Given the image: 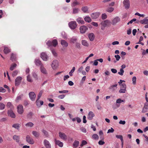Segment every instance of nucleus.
Instances as JSON below:
<instances>
[{
	"label": "nucleus",
	"mask_w": 148,
	"mask_h": 148,
	"mask_svg": "<svg viewBox=\"0 0 148 148\" xmlns=\"http://www.w3.org/2000/svg\"><path fill=\"white\" fill-rule=\"evenodd\" d=\"M34 124L31 122H29L25 124V126L27 127H32L34 125Z\"/></svg>",
	"instance_id": "38"
},
{
	"label": "nucleus",
	"mask_w": 148,
	"mask_h": 148,
	"mask_svg": "<svg viewBox=\"0 0 148 148\" xmlns=\"http://www.w3.org/2000/svg\"><path fill=\"white\" fill-rule=\"evenodd\" d=\"M117 84L111 85L109 87V89L112 91L114 92L115 91L117 88Z\"/></svg>",
	"instance_id": "19"
},
{
	"label": "nucleus",
	"mask_w": 148,
	"mask_h": 148,
	"mask_svg": "<svg viewBox=\"0 0 148 148\" xmlns=\"http://www.w3.org/2000/svg\"><path fill=\"white\" fill-rule=\"evenodd\" d=\"M87 144V142L85 140H83L82 141V144L80 145V146L81 147H82L83 145H85Z\"/></svg>",
	"instance_id": "58"
},
{
	"label": "nucleus",
	"mask_w": 148,
	"mask_h": 148,
	"mask_svg": "<svg viewBox=\"0 0 148 148\" xmlns=\"http://www.w3.org/2000/svg\"><path fill=\"white\" fill-rule=\"evenodd\" d=\"M32 75L34 78L36 79H38V75L35 72L32 73Z\"/></svg>",
	"instance_id": "53"
},
{
	"label": "nucleus",
	"mask_w": 148,
	"mask_h": 148,
	"mask_svg": "<svg viewBox=\"0 0 148 148\" xmlns=\"http://www.w3.org/2000/svg\"><path fill=\"white\" fill-rule=\"evenodd\" d=\"M29 95L30 99L32 101H34L36 97V95L33 92H30L29 93Z\"/></svg>",
	"instance_id": "6"
},
{
	"label": "nucleus",
	"mask_w": 148,
	"mask_h": 148,
	"mask_svg": "<svg viewBox=\"0 0 148 148\" xmlns=\"http://www.w3.org/2000/svg\"><path fill=\"white\" fill-rule=\"evenodd\" d=\"M96 106L98 110H100L102 109V107L99 104L97 103Z\"/></svg>",
	"instance_id": "61"
},
{
	"label": "nucleus",
	"mask_w": 148,
	"mask_h": 148,
	"mask_svg": "<svg viewBox=\"0 0 148 148\" xmlns=\"http://www.w3.org/2000/svg\"><path fill=\"white\" fill-rule=\"evenodd\" d=\"M123 3L125 8L128 9L129 8L130 6L129 0H124L123 2Z\"/></svg>",
	"instance_id": "15"
},
{
	"label": "nucleus",
	"mask_w": 148,
	"mask_h": 148,
	"mask_svg": "<svg viewBox=\"0 0 148 148\" xmlns=\"http://www.w3.org/2000/svg\"><path fill=\"white\" fill-rule=\"evenodd\" d=\"M136 78L135 76H134L132 78V81L133 84H136Z\"/></svg>",
	"instance_id": "52"
},
{
	"label": "nucleus",
	"mask_w": 148,
	"mask_h": 148,
	"mask_svg": "<svg viewBox=\"0 0 148 148\" xmlns=\"http://www.w3.org/2000/svg\"><path fill=\"white\" fill-rule=\"evenodd\" d=\"M116 137L117 138L120 139L121 141L123 140V136L121 135H116Z\"/></svg>",
	"instance_id": "49"
},
{
	"label": "nucleus",
	"mask_w": 148,
	"mask_h": 148,
	"mask_svg": "<svg viewBox=\"0 0 148 148\" xmlns=\"http://www.w3.org/2000/svg\"><path fill=\"white\" fill-rule=\"evenodd\" d=\"M3 51L5 53L7 54L10 52V49L8 47H5Z\"/></svg>",
	"instance_id": "31"
},
{
	"label": "nucleus",
	"mask_w": 148,
	"mask_h": 148,
	"mask_svg": "<svg viewBox=\"0 0 148 148\" xmlns=\"http://www.w3.org/2000/svg\"><path fill=\"white\" fill-rule=\"evenodd\" d=\"M120 21V18L118 16H116L114 18L112 21V24L113 25H116L117 23Z\"/></svg>",
	"instance_id": "9"
},
{
	"label": "nucleus",
	"mask_w": 148,
	"mask_h": 148,
	"mask_svg": "<svg viewBox=\"0 0 148 148\" xmlns=\"http://www.w3.org/2000/svg\"><path fill=\"white\" fill-rule=\"evenodd\" d=\"M43 91L42 90H41V91H40V92H39V94H38V98H37V100H36V102L37 103V105H38V100H39V99H40V97H41L42 95V94L43 93Z\"/></svg>",
	"instance_id": "30"
},
{
	"label": "nucleus",
	"mask_w": 148,
	"mask_h": 148,
	"mask_svg": "<svg viewBox=\"0 0 148 148\" xmlns=\"http://www.w3.org/2000/svg\"><path fill=\"white\" fill-rule=\"evenodd\" d=\"M40 70L41 73L44 75H47L48 74L47 71L44 67V65L40 67Z\"/></svg>",
	"instance_id": "11"
},
{
	"label": "nucleus",
	"mask_w": 148,
	"mask_h": 148,
	"mask_svg": "<svg viewBox=\"0 0 148 148\" xmlns=\"http://www.w3.org/2000/svg\"><path fill=\"white\" fill-rule=\"evenodd\" d=\"M124 72L123 69H120V71L118 72V74L121 76H122L123 75Z\"/></svg>",
	"instance_id": "48"
},
{
	"label": "nucleus",
	"mask_w": 148,
	"mask_h": 148,
	"mask_svg": "<svg viewBox=\"0 0 148 148\" xmlns=\"http://www.w3.org/2000/svg\"><path fill=\"white\" fill-rule=\"evenodd\" d=\"M61 44L63 47H66L68 46V44L65 40H62L61 41Z\"/></svg>",
	"instance_id": "24"
},
{
	"label": "nucleus",
	"mask_w": 148,
	"mask_h": 148,
	"mask_svg": "<svg viewBox=\"0 0 148 148\" xmlns=\"http://www.w3.org/2000/svg\"><path fill=\"white\" fill-rule=\"evenodd\" d=\"M148 111V103H145L144 104V107L143 108L142 112L144 113Z\"/></svg>",
	"instance_id": "17"
},
{
	"label": "nucleus",
	"mask_w": 148,
	"mask_h": 148,
	"mask_svg": "<svg viewBox=\"0 0 148 148\" xmlns=\"http://www.w3.org/2000/svg\"><path fill=\"white\" fill-rule=\"evenodd\" d=\"M135 15H138L140 17H144L145 16V15L144 14H140L139 13L137 12L135 14Z\"/></svg>",
	"instance_id": "60"
},
{
	"label": "nucleus",
	"mask_w": 148,
	"mask_h": 148,
	"mask_svg": "<svg viewBox=\"0 0 148 148\" xmlns=\"http://www.w3.org/2000/svg\"><path fill=\"white\" fill-rule=\"evenodd\" d=\"M88 38L90 41H93L95 39V36L92 33H91L89 34Z\"/></svg>",
	"instance_id": "23"
},
{
	"label": "nucleus",
	"mask_w": 148,
	"mask_h": 148,
	"mask_svg": "<svg viewBox=\"0 0 148 148\" xmlns=\"http://www.w3.org/2000/svg\"><path fill=\"white\" fill-rule=\"evenodd\" d=\"M59 137L62 139L64 140H67V135L64 133L59 132L58 133Z\"/></svg>",
	"instance_id": "2"
},
{
	"label": "nucleus",
	"mask_w": 148,
	"mask_h": 148,
	"mask_svg": "<svg viewBox=\"0 0 148 148\" xmlns=\"http://www.w3.org/2000/svg\"><path fill=\"white\" fill-rule=\"evenodd\" d=\"M20 137L19 136H17L16 135H14L13 137V139L15 140L17 143L19 142L20 141Z\"/></svg>",
	"instance_id": "26"
},
{
	"label": "nucleus",
	"mask_w": 148,
	"mask_h": 148,
	"mask_svg": "<svg viewBox=\"0 0 148 148\" xmlns=\"http://www.w3.org/2000/svg\"><path fill=\"white\" fill-rule=\"evenodd\" d=\"M79 11V9L78 8H74L73 10V14H76L78 13Z\"/></svg>",
	"instance_id": "51"
},
{
	"label": "nucleus",
	"mask_w": 148,
	"mask_h": 148,
	"mask_svg": "<svg viewBox=\"0 0 148 148\" xmlns=\"http://www.w3.org/2000/svg\"><path fill=\"white\" fill-rule=\"evenodd\" d=\"M124 101L123 100H122L121 99L119 98L116 100V102L117 103H120L122 102H124Z\"/></svg>",
	"instance_id": "50"
},
{
	"label": "nucleus",
	"mask_w": 148,
	"mask_h": 148,
	"mask_svg": "<svg viewBox=\"0 0 148 148\" xmlns=\"http://www.w3.org/2000/svg\"><path fill=\"white\" fill-rule=\"evenodd\" d=\"M26 141L31 144H33L34 143V141L32 138L29 135H27L26 137Z\"/></svg>",
	"instance_id": "5"
},
{
	"label": "nucleus",
	"mask_w": 148,
	"mask_h": 148,
	"mask_svg": "<svg viewBox=\"0 0 148 148\" xmlns=\"http://www.w3.org/2000/svg\"><path fill=\"white\" fill-rule=\"evenodd\" d=\"M101 17L102 19L103 20L107 18V16L106 14L104 13L102 14Z\"/></svg>",
	"instance_id": "57"
},
{
	"label": "nucleus",
	"mask_w": 148,
	"mask_h": 148,
	"mask_svg": "<svg viewBox=\"0 0 148 148\" xmlns=\"http://www.w3.org/2000/svg\"><path fill=\"white\" fill-rule=\"evenodd\" d=\"M44 144L46 148H51V145L48 140H45L44 141Z\"/></svg>",
	"instance_id": "18"
},
{
	"label": "nucleus",
	"mask_w": 148,
	"mask_h": 148,
	"mask_svg": "<svg viewBox=\"0 0 148 148\" xmlns=\"http://www.w3.org/2000/svg\"><path fill=\"white\" fill-rule=\"evenodd\" d=\"M16 59V55L14 53H12L11 55L10 59L12 61L15 60Z\"/></svg>",
	"instance_id": "33"
},
{
	"label": "nucleus",
	"mask_w": 148,
	"mask_h": 148,
	"mask_svg": "<svg viewBox=\"0 0 148 148\" xmlns=\"http://www.w3.org/2000/svg\"><path fill=\"white\" fill-rule=\"evenodd\" d=\"M58 61L56 60H53L51 64V66L52 69L53 70H55L58 67Z\"/></svg>",
	"instance_id": "4"
},
{
	"label": "nucleus",
	"mask_w": 148,
	"mask_h": 148,
	"mask_svg": "<svg viewBox=\"0 0 148 148\" xmlns=\"http://www.w3.org/2000/svg\"><path fill=\"white\" fill-rule=\"evenodd\" d=\"M69 27L72 29H75L77 26V25L75 21H71L69 23Z\"/></svg>",
	"instance_id": "3"
},
{
	"label": "nucleus",
	"mask_w": 148,
	"mask_h": 148,
	"mask_svg": "<svg viewBox=\"0 0 148 148\" xmlns=\"http://www.w3.org/2000/svg\"><path fill=\"white\" fill-rule=\"evenodd\" d=\"M34 62L36 65L40 67L43 65L40 60L38 59H36L34 61Z\"/></svg>",
	"instance_id": "14"
},
{
	"label": "nucleus",
	"mask_w": 148,
	"mask_h": 148,
	"mask_svg": "<svg viewBox=\"0 0 148 148\" xmlns=\"http://www.w3.org/2000/svg\"><path fill=\"white\" fill-rule=\"evenodd\" d=\"M58 44V41L56 39L53 40L52 42L49 40L47 43V45L49 47L51 46L56 47Z\"/></svg>",
	"instance_id": "1"
},
{
	"label": "nucleus",
	"mask_w": 148,
	"mask_h": 148,
	"mask_svg": "<svg viewBox=\"0 0 148 148\" xmlns=\"http://www.w3.org/2000/svg\"><path fill=\"white\" fill-rule=\"evenodd\" d=\"M82 44L84 46L88 47L89 46V44L88 42L86 40H82Z\"/></svg>",
	"instance_id": "27"
},
{
	"label": "nucleus",
	"mask_w": 148,
	"mask_h": 148,
	"mask_svg": "<svg viewBox=\"0 0 148 148\" xmlns=\"http://www.w3.org/2000/svg\"><path fill=\"white\" fill-rule=\"evenodd\" d=\"M77 40L76 37L74 36L73 37L70 39V42L73 43L76 42Z\"/></svg>",
	"instance_id": "28"
},
{
	"label": "nucleus",
	"mask_w": 148,
	"mask_h": 148,
	"mask_svg": "<svg viewBox=\"0 0 148 148\" xmlns=\"http://www.w3.org/2000/svg\"><path fill=\"white\" fill-rule=\"evenodd\" d=\"M126 91V89H120V90L119 91V92L120 93H125Z\"/></svg>",
	"instance_id": "56"
},
{
	"label": "nucleus",
	"mask_w": 148,
	"mask_h": 148,
	"mask_svg": "<svg viewBox=\"0 0 148 148\" xmlns=\"http://www.w3.org/2000/svg\"><path fill=\"white\" fill-rule=\"evenodd\" d=\"M40 57L45 61H47L48 58L47 55L45 52H42L41 54Z\"/></svg>",
	"instance_id": "12"
},
{
	"label": "nucleus",
	"mask_w": 148,
	"mask_h": 148,
	"mask_svg": "<svg viewBox=\"0 0 148 148\" xmlns=\"http://www.w3.org/2000/svg\"><path fill=\"white\" fill-rule=\"evenodd\" d=\"M32 134L35 137H36V138L38 137L40 135V134L38 132L36 131H32Z\"/></svg>",
	"instance_id": "32"
},
{
	"label": "nucleus",
	"mask_w": 148,
	"mask_h": 148,
	"mask_svg": "<svg viewBox=\"0 0 148 148\" xmlns=\"http://www.w3.org/2000/svg\"><path fill=\"white\" fill-rule=\"evenodd\" d=\"M75 69V67H73L72 69L69 73V75L71 76H72L73 75L72 73L74 72Z\"/></svg>",
	"instance_id": "41"
},
{
	"label": "nucleus",
	"mask_w": 148,
	"mask_h": 148,
	"mask_svg": "<svg viewBox=\"0 0 148 148\" xmlns=\"http://www.w3.org/2000/svg\"><path fill=\"white\" fill-rule=\"evenodd\" d=\"M55 141L56 144L58 145L60 147H62L63 146V143L60 141L59 140H57L56 139H55Z\"/></svg>",
	"instance_id": "25"
},
{
	"label": "nucleus",
	"mask_w": 148,
	"mask_h": 148,
	"mask_svg": "<svg viewBox=\"0 0 148 148\" xmlns=\"http://www.w3.org/2000/svg\"><path fill=\"white\" fill-rule=\"evenodd\" d=\"M114 57L115 58L117 61H119L121 58V57L119 55H115L114 56Z\"/></svg>",
	"instance_id": "55"
},
{
	"label": "nucleus",
	"mask_w": 148,
	"mask_h": 148,
	"mask_svg": "<svg viewBox=\"0 0 148 148\" xmlns=\"http://www.w3.org/2000/svg\"><path fill=\"white\" fill-rule=\"evenodd\" d=\"M65 95H61L58 96V98L59 99H63V98H64L65 97Z\"/></svg>",
	"instance_id": "62"
},
{
	"label": "nucleus",
	"mask_w": 148,
	"mask_h": 148,
	"mask_svg": "<svg viewBox=\"0 0 148 148\" xmlns=\"http://www.w3.org/2000/svg\"><path fill=\"white\" fill-rule=\"evenodd\" d=\"M140 23L142 24H148V17H146L140 21Z\"/></svg>",
	"instance_id": "20"
},
{
	"label": "nucleus",
	"mask_w": 148,
	"mask_h": 148,
	"mask_svg": "<svg viewBox=\"0 0 148 148\" xmlns=\"http://www.w3.org/2000/svg\"><path fill=\"white\" fill-rule=\"evenodd\" d=\"M120 89H126V85L125 83L121 84L120 85Z\"/></svg>",
	"instance_id": "39"
},
{
	"label": "nucleus",
	"mask_w": 148,
	"mask_h": 148,
	"mask_svg": "<svg viewBox=\"0 0 148 148\" xmlns=\"http://www.w3.org/2000/svg\"><path fill=\"white\" fill-rule=\"evenodd\" d=\"M19 71L18 70H15L14 71L12 74V77H14L15 76H16L18 73Z\"/></svg>",
	"instance_id": "45"
},
{
	"label": "nucleus",
	"mask_w": 148,
	"mask_h": 148,
	"mask_svg": "<svg viewBox=\"0 0 148 148\" xmlns=\"http://www.w3.org/2000/svg\"><path fill=\"white\" fill-rule=\"evenodd\" d=\"M111 22L110 21L108 20H106L101 22V25L106 27L107 26L110 25Z\"/></svg>",
	"instance_id": "7"
},
{
	"label": "nucleus",
	"mask_w": 148,
	"mask_h": 148,
	"mask_svg": "<svg viewBox=\"0 0 148 148\" xmlns=\"http://www.w3.org/2000/svg\"><path fill=\"white\" fill-rule=\"evenodd\" d=\"M88 27L84 25L81 26L79 28L80 32L82 34H84L87 30Z\"/></svg>",
	"instance_id": "8"
},
{
	"label": "nucleus",
	"mask_w": 148,
	"mask_h": 148,
	"mask_svg": "<svg viewBox=\"0 0 148 148\" xmlns=\"http://www.w3.org/2000/svg\"><path fill=\"white\" fill-rule=\"evenodd\" d=\"M76 21L79 23H81V24H84V21L82 18H78L76 19Z\"/></svg>",
	"instance_id": "29"
},
{
	"label": "nucleus",
	"mask_w": 148,
	"mask_h": 148,
	"mask_svg": "<svg viewBox=\"0 0 148 148\" xmlns=\"http://www.w3.org/2000/svg\"><path fill=\"white\" fill-rule=\"evenodd\" d=\"M5 105L3 103H0V110H2L4 109Z\"/></svg>",
	"instance_id": "46"
},
{
	"label": "nucleus",
	"mask_w": 148,
	"mask_h": 148,
	"mask_svg": "<svg viewBox=\"0 0 148 148\" xmlns=\"http://www.w3.org/2000/svg\"><path fill=\"white\" fill-rule=\"evenodd\" d=\"M79 143V141L75 140L73 143V146L75 147H76L78 146Z\"/></svg>",
	"instance_id": "40"
},
{
	"label": "nucleus",
	"mask_w": 148,
	"mask_h": 148,
	"mask_svg": "<svg viewBox=\"0 0 148 148\" xmlns=\"http://www.w3.org/2000/svg\"><path fill=\"white\" fill-rule=\"evenodd\" d=\"M104 74H105V76L106 77L110 75V72L108 71H106L105 72Z\"/></svg>",
	"instance_id": "64"
},
{
	"label": "nucleus",
	"mask_w": 148,
	"mask_h": 148,
	"mask_svg": "<svg viewBox=\"0 0 148 148\" xmlns=\"http://www.w3.org/2000/svg\"><path fill=\"white\" fill-rule=\"evenodd\" d=\"M84 20L86 22L89 23L91 21V19L90 17L88 16L85 17L84 18Z\"/></svg>",
	"instance_id": "36"
},
{
	"label": "nucleus",
	"mask_w": 148,
	"mask_h": 148,
	"mask_svg": "<svg viewBox=\"0 0 148 148\" xmlns=\"http://www.w3.org/2000/svg\"><path fill=\"white\" fill-rule=\"evenodd\" d=\"M99 15V13L97 12L94 13L92 14L91 16L93 19H96L98 18Z\"/></svg>",
	"instance_id": "22"
},
{
	"label": "nucleus",
	"mask_w": 148,
	"mask_h": 148,
	"mask_svg": "<svg viewBox=\"0 0 148 148\" xmlns=\"http://www.w3.org/2000/svg\"><path fill=\"white\" fill-rule=\"evenodd\" d=\"M114 10V8L112 7L109 8L107 9L106 11L109 12H112Z\"/></svg>",
	"instance_id": "47"
},
{
	"label": "nucleus",
	"mask_w": 148,
	"mask_h": 148,
	"mask_svg": "<svg viewBox=\"0 0 148 148\" xmlns=\"http://www.w3.org/2000/svg\"><path fill=\"white\" fill-rule=\"evenodd\" d=\"M111 70L112 72L114 73H116L117 72V70L114 69H112Z\"/></svg>",
	"instance_id": "63"
},
{
	"label": "nucleus",
	"mask_w": 148,
	"mask_h": 148,
	"mask_svg": "<svg viewBox=\"0 0 148 148\" xmlns=\"http://www.w3.org/2000/svg\"><path fill=\"white\" fill-rule=\"evenodd\" d=\"M92 138L95 139H98L99 138V136L97 134H94L92 136Z\"/></svg>",
	"instance_id": "54"
},
{
	"label": "nucleus",
	"mask_w": 148,
	"mask_h": 148,
	"mask_svg": "<svg viewBox=\"0 0 148 148\" xmlns=\"http://www.w3.org/2000/svg\"><path fill=\"white\" fill-rule=\"evenodd\" d=\"M94 114L93 113L92 111L89 112L88 116V119L90 120H91L92 119L93 117L94 116Z\"/></svg>",
	"instance_id": "21"
},
{
	"label": "nucleus",
	"mask_w": 148,
	"mask_h": 148,
	"mask_svg": "<svg viewBox=\"0 0 148 148\" xmlns=\"http://www.w3.org/2000/svg\"><path fill=\"white\" fill-rule=\"evenodd\" d=\"M7 108H10V110H12V109H13V107L11 104V103L10 102H8L7 103Z\"/></svg>",
	"instance_id": "37"
},
{
	"label": "nucleus",
	"mask_w": 148,
	"mask_h": 148,
	"mask_svg": "<svg viewBox=\"0 0 148 148\" xmlns=\"http://www.w3.org/2000/svg\"><path fill=\"white\" fill-rule=\"evenodd\" d=\"M16 66L17 64H16L14 63L13 64H12L10 66V70L11 71H13L16 68Z\"/></svg>",
	"instance_id": "35"
},
{
	"label": "nucleus",
	"mask_w": 148,
	"mask_h": 148,
	"mask_svg": "<svg viewBox=\"0 0 148 148\" xmlns=\"http://www.w3.org/2000/svg\"><path fill=\"white\" fill-rule=\"evenodd\" d=\"M23 95L22 94L18 96H17L16 98V101L17 102L19 100H21V98L23 97Z\"/></svg>",
	"instance_id": "42"
},
{
	"label": "nucleus",
	"mask_w": 148,
	"mask_h": 148,
	"mask_svg": "<svg viewBox=\"0 0 148 148\" xmlns=\"http://www.w3.org/2000/svg\"><path fill=\"white\" fill-rule=\"evenodd\" d=\"M8 115L12 118H14L16 116L14 113L13 112L12 110H8Z\"/></svg>",
	"instance_id": "16"
},
{
	"label": "nucleus",
	"mask_w": 148,
	"mask_h": 148,
	"mask_svg": "<svg viewBox=\"0 0 148 148\" xmlns=\"http://www.w3.org/2000/svg\"><path fill=\"white\" fill-rule=\"evenodd\" d=\"M22 79V77L20 76L18 77L15 80V86H18L20 84Z\"/></svg>",
	"instance_id": "10"
},
{
	"label": "nucleus",
	"mask_w": 148,
	"mask_h": 148,
	"mask_svg": "<svg viewBox=\"0 0 148 148\" xmlns=\"http://www.w3.org/2000/svg\"><path fill=\"white\" fill-rule=\"evenodd\" d=\"M20 125L18 123L14 124L12 126V127L14 128L17 130L19 129V127H20Z\"/></svg>",
	"instance_id": "34"
},
{
	"label": "nucleus",
	"mask_w": 148,
	"mask_h": 148,
	"mask_svg": "<svg viewBox=\"0 0 148 148\" xmlns=\"http://www.w3.org/2000/svg\"><path fill=\"white\" fill-rule=\"evenodd\" d=\"M88 8L87 7L85 6L82 8V10L84 13L87 12L88 11Z\"/></svg>",
	"instance_id": "43"
},
{
	"label": "nucleus",
	"mask_w": 148,
	"mask_h": 148,
	"mask_svg": "<svg viewBox=\"0 0 148 148\" xmlns=\"http://www.w3.org/2000/svg\"><path fill=\"white\" fill-rule=\"evenodd\" d=\"M18 113L20 114H22L23 112V107L21 105H19L17 107Z\"/></svg>",
	"instance_id": "13"
},
{
	"label": "nucleus",
	"mask_w": 148,
	"mask_h": 148,
	"mask_svg": "<svg viewBox=\"0 0 148 148\" xmlns=\"http://www.w3.org/2000/svg\"><path fill=\"white\" fill-rule=\"evenodd\" d=\"M27 80L28 82H32L33 81V80L32 79L29 75L27 76Z\"/></svg>",
	"instance_id": "44"
},
{
	"label": "nucleus",
	"mask_w": 148,
	"mask_h": 148,
	"mask_svg": "<svg viewBox=\"0 0 148 148\" xmlns=\"http://www.w3.org/2000/svg\"><path fill=\"white\" fill-rule=\"evenodd\" d=\"M114 129L112 127H111L110 129H109L108 130L107 133H113L114 132Z\"/></svg>",
	"instance_id": "59"
}]
</instances>
